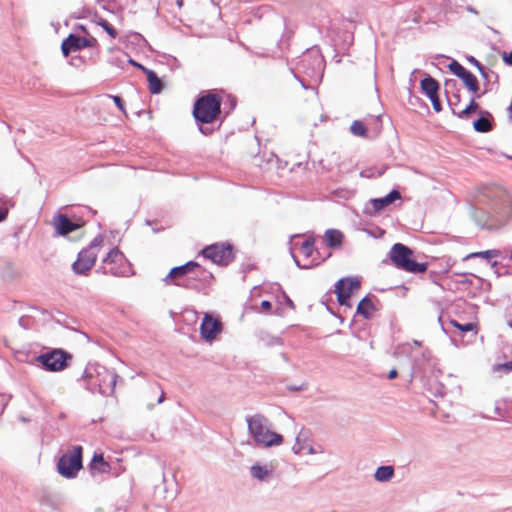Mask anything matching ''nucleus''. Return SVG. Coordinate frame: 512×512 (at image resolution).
Returning <instances> with one entry per match:
<instances>
[{"label": "nucleus", "mask_w": 512, "mask_h": 512, "mask_svg": "<svg viewBox=\"0 0 512 512\" xmlns=\"http://www.w3.org/2000/svg\"><path fill=\"white\" fill-rule=\"evenodd\" d=\"M487 209H474L473 219L481 228L499 229L512 217V199L503 189L492 188L483 193Z\"/></svg>", "instance_id": "1"}, {"label": "nucleus", "mask_w": 512, "mask_h": 512, "mask_svg": "<svg viewBox=\"0 0 512 512\" xmlns=\"http://www.w3.org/2000/svg\"><path fill=\"white\" fill-rule=\"evenodd\" d=\"M223 94L225 91L222 89L208 90L206 93L200 94L193 104V118L199 131L205 136L214 132V129L207 125L214 123L222 115Z\"/></svg>", "instance_id": "2"}, {"label": "nucleus", "mask_w": 512, "mask_h": 512, "mask_svg": "<svg viewBox=\"0 0 512 512\" xmlns=\"http://www.w3.org/2000/svg\"><path fill=\"white\" fill-rule=\"evenodd\" d=\"M82 377L85 379L89 391L109 396L115 390L118 375L102 365L88 364Z\"/></svg>", "instance_id": "3"}, {"label": "nucleus", "mask_w": 512, "mask_h": 512, "mask_svg": "<svg viewBox=\"0 0 512 512\" xmlns=\"http://www.w3.org/2000/svg\"><path fill=\"white\" fill-rule=\"evenodd\" d=\"M248 433L258 446L272 447L283 442V436L269 429V421L262 414L247 416Z\"/></svg>", "instance_id": "4"}, {"label": "nucleus", "mask_w": 512, "mask_h": 512, "mask_svg": "<svg viewBox=\"0 0 512 512\" xmlns=\"http://www.w3.org/2000/svg\"><path fill=\"white\" fill-rule=\"evenodd\" d=\"M413 254L414 252L410 247L402 243H395L391 247L388 256L397 269L413 274L426 272L428 264L417 262L413 258Z\"/></svg>", "instance_id": "5"}, {"label": "nucleus", "mask_w": 512, "mask_h": 512, "mask_svg": "<svg viewBox=\"0 0 512 512\" xmlns=\"http://www.w3.org/2000/svg\"><path fill=\"white\" fill-rule=\"evenodd\" d=\"M325 68V60L318 47L307 49L299 58L296 69L310 78L322 76Z\"/></svg>", "instance_id": "6"}, {"label": "nucleus", "mask_w": 512, "mask_h": 512, "mask_svg": "<svg viewBox=\"0 0 512 512\" xmlns=\"http://www.w3.org/2000/svg\"><path fill=\"white\" fill-rule=\"evenodd\" d=\"M83 468V447L75 445L65 452L57 462V472L66 479H74Z\"/></svg>", "instance_id": "7"}, {"label": "nucleus", "mask_w": 512, "mask_h": 512, "mask_svg": "<svg viewBox=\"0 0 512 512\" xmlns=\"http://www.w3.org/2000/svg\"><path fill=\"white\" fill-rule=\"evenodd\" d=\"M72 358V354L66 350L54 348L47 352L40 353L35 357V361L45 371L60 372L70 365Z\"/></svg>", "instance_id": "8"}, {"label": "nucleus", "mask_w": 512, "mask_h": 512, "mask_svg": "<svg viewBox=\"0 0 512 512\" xmlns=\"http://www.w3.org/2000/svg\"><path fill=\"white\" fill-rule=\"evenodd\" d=\"M105 264L104 273L117 277H129L134 275L131 263L127 260L123 252L117 247L111 249L103 259Z\"/></svg>", "instance_id": "9"}, {"label": "nucleus", "mask_w": 512, "mask_h": 512, "mask_svg": "<svg viewBox=\"0 0 512 512\" xmlns=\"http://www.w3.org/2000/svg\"><path fill=\"white\" fill-rule=\"evenodd\" d=\"M200 254L219 266H228L235 259L234 246L228 242L208 245Z\"/></svg>", "instance_id": "10"}, {"label": "nucleus", "mask_w": 512, "mask_h": 512, "mask_svg": "<svg viewBox=\"0 0 512 512\" xmlns=\"http://www.w3.org/2000/svg\"><path fill=\"white\" fill-rule=\"evenodd\" d=\"M102 238L100 235L95 237L88 247L83 248L77 256V259L72 264V270L77 275H87L91 268L94 266L97 254L93 248L100 245Z\"/></svg>", "instance_id": "11"}, {"label": "nucleus", "mask_w": 512, "mask_h": 512, "mask_svg": "<svg viewBox=\"0 0 512 512\" xmlns=\"http://www.w3.org/2000/svg\"><path fill=\"white\" fill-rule=\"evenodd\" d=\"M223 330V324L219 317L205 313L200 324V335L206 342L213 341Z\"/></svg>", "instance_id": "12"}, {"label": "nucleus", "mask_w": 512, "mask_h": 512, "mask_svg": "<svg viewBox=\"0 0 512 512\" xmlns=\"http://www.w3.org/2000/svg\"><path fill=\"white\" fill-rule=\"evenodd\" d=\"M53 224L58 236H66L83 227L85 222L80 219L73 221L66 214L57 213L53 217Z\"/></svg>", "instance_id": "13"}, {"label": "nucleus", "mask_w": 512, "mask_h": 512, "mask_svg": "<svg viewBox=\"0 0 512 512\" xmlns=\"http://www.w3.org/2000/svg\"><path fill=\"white\" fill-rule=\"evenodd\" d=\"M86 37L70 33L61 43V52L68 57L72 52L81 51L85 48Z\"/></svg>", "instance_id": "14"}, {"label": "nucleus", "mask_w": 512, "mask_h": 512, "mask_svg": "<svg viewBox=\"0 0 512 512\" xmlns=\"http://www.w3.org/2000/svg\"><path fill=\"white\" fill-rule=\"evenodd\" d=\"M90 474L94 477L97 474H110L111 464L105 460L103 453L95 452L88 464Z\"/></svg>", "instance_id": "15"}, {"label": "nucleus", "mask_w": 512, "mask_h": 512, "mask_svg": "<svg viewBox=\"0 0 512 512\" xmlns=\"http://www.w3.org/2000/svg\"><path fill=\"white\" fill-rule=\"evenodd\" d=\"M444 86L448 105L450 106L452 113L457 116L459 111L456 110V107L461 101L460 90L457 88V82L454 79H449L445 81Z\"/></svg>", "instance_id": "16"}, {"label": "nucleus", "mask_w": 512, "mask_h": 512, "mask_svg": "<svg viewBox=\"0 0 512 512\" xmlns=\"http://www.w3.org/2000/svg\"><path fill=\"white\" fill-rule=\"evenodd\" d=\"M196 268H200V265L199 263L193 260H190L183 265L173 267L164 278V282L166 284H169L170 280H177L183 278L190 272H193Z\"/></svg>", "instance_id": "17"}, {"label": "nucleus", "mask_w": 512, "mask_h": 512, "mask_svg": "<svg viewBox=\"0 0 512 512\" xmlns=\"http://www.w3.org/2000/svg\"><path fill=\"white\" fill-rule=\"evenodd\" d=\"M401 193L398 189H392L387 195L380 198H373L370 200V203L373 207V212L377 213L390 204L394 203L396 200L401 199Z\"/></svg>", "instance_id": "18"}, {"label": "nucleus", "mask_w": 512, "mask_h": 512, "mask_svg": "<svg viewBox=\"0 0 512 512\" xmlns=\"http://www.w3.org/2000/svg\"><path fill=\"white\" fill-rule=\"evenodd\" d=\"M361 282L357 277H343L335 283V293H346L348 297L354 290L359 289Z\"/></svg>", "instance_id": "19"}, {"label": "nucleus", "mask_w": 512, "mask_h": 512, "mask_svg": "<svg viewBox=\"0 0 512 512\" xmlns=\"http://www.w3.org/2000/svg\"><path fill=\"white\" fill-rule=\"evenodd\" d=\"M480 117L473 122V128L478 133H488L493 129V117L490 112L481 110Z\"/></svg>", "instance_id": "20"}, {"label": "nucleus", "mask_w": 512, "mask_h": 512, "mask_svg": "<svg viewBox=\"0 0 512 512\" xmlns=\"http://www.w3.org/2000/svg\"><path fill=\"white\" fill-rule=\"evenodd\" d=\"M431 357V352L428 349L423 350L420 355L412 356V365H411V379L424 371V365L429 361Z\"/></svg>", "instance_id": "21"}, {"label": "nucleus", "mask_w": 512, "mask_h": 512, "mask_svg": "<svg viewBox=\"0 0 512 512\" xmlns=\"http://www.w3.org/2000/svg\"><path fill=\"white\" fill-rule=\"evenodd\" d=\"M420 86L422 92L426 95L427 98L436 93H439L440 84L430 75H426L423 79H421Z\"/></svg>", "instance_id": "22"}, {"label": "nucleus", "mask_w": 512, "mask_h": 512, "mask_svg": "<svg viewBox=\"0 0 512 512\" xmlns=\"http://www.w3.org/2000/svg\"><path fill=\"white\" fill-rule=\"evenodd\" d=\"M148 81V90L151 94H160L164 89L163 81L158 77L155 71L149 69L145 73Z\"/></svg>", "instance_id": "23"}, {"label": "nucleus", "mask_w": 512, "mask_h": 512, "mask_svg": "<svg viewBox=\"0 0 512 512\" xmlns=\"http://www.w3.org/2000/svg\"><path fill=\"white\" fill-rule=\"evenodd\" d=\"M479 257L485 258L488 261H490L493 258L505 259L507 257V254L504 250H501V249H490V250H486V251L470 253L467 256H465L463 258V260L465 261V260H468L471 258H479Z\"/></svg>", "instance_id": "24"}, {"label": "nucleus", "mask_w": 512, "mask_h": 512, "mask_svg": "<svg viewBox=\"0 0 512 512\" xmlns=\"http://www.w3.org/2000/svg\"><path fill=\"white\" fill-rule=\"evenodd\" d=\"M376 310L375 305L371 301L369 295L363 297L357 306V314L361 315L364 319H371L372 312Z\"/></svg>", "instance_id": "25"}, {"label": "nucleus", "mask_w": 512, "mask_h": 512, "mask_svg": "<svg viewBox=\"0 0 512 512\" xmlns=\"http://www.w3.org/2000/svg\"><path fill=\"white\" fill-rule=\"evenodd\" d=\"M495 413L504 420L512 419V400L502 399L497 401L495 404Z\"/></svg>", "instance_id": "26"}, {"label": "nucleus", "mask_w": 512, "mask_h": 512, "mask_svg": "<svg viewBox=\"0 0 512 512\" xmlns=\"http://www.w3.org/2000/svg\"><path fill=\"white\" fill-rule=\"evenodd\" d=\"M344 235L336 229H328L325 232V242L330 248H338L342 245Z\"/></svg>", "instance_id": "27"}, {"label": "nucleus", "mask_w": 512, "mask_h": 512, "mask_svg": "<svg viewBox=\"0 0 512 512\" xmlns=\"http://www.w3.org/2000/svg\"><path fill=\"white\" fill-rule=\"evenodd\" d=\"M394 474H395V469L393 466L382 465L376 469V471L374 473V479L377 482L384 483V482L390 481L394 477Z\"/></svg>", "instance_id": "28"}, {"label": "nucleus", "mask_w": 512, "mask_h": 512, "mask_svg": "<svg viewBox=\"0 0 512 512\" xmlns=\"http://www.w3.org/2000/svg\"><path fill=\"white\" fill-rule=\"evenodd\" d=\"M174 285L183 287L185 289L194 290L197 292H204L207 289L206 286L196 276L187 277L183 282L175 281Z\"/></svg>", "instance_id": "29"}, {"label": "nucleus", "mask_w": 512, "mask_h": 512, "mask_svg": "<svg viewBox=\"0 0 512 512\" xmlns=\"http://www.w3.org/2000/svg\"><path fill=\"white\" fill-rule=\"evenodd\" d=\"M483 94H473L469 104L457 113V117L460 119H468L473 113L479 109V104L476 102V98H480Z\"/></svg>", "instance_id": "30"}, {"label": "nucleus", "mask_w": 512, "mask_h": 512, "mask_svg": "<svg viewBox=\"0 0 512 512\" xmlns=\"http://www.w3.org/2000/svg\"><path fill=\"white\" fill-rule=\"evenodd\" d=\"M460 80L463 82L465 87L473 94H477L479 91V82L476 76L468 70Z\"/></svg>", "instance_id": "31"}, {"label": "nucleus", "mask_w": 512, "mask_h": 512, "mask_svg": "<svg viewBox=\"0 0 512 512\" xmlns=\"http://www.w3.org/2000/svg\"><path fill=\"white\" fill-rule=\"evenodd\" d=\"M93 22L99 25L111 38L115 39L118 36L117 30L107 20L100 17L97 13L94 15Z\"/></svg>", "instance_id": "32"}, {"label": "nucleus", "mask_w": 512, "mask_h": 512, "mask_svg": "<svg viewBox=\"0 0 512 512\" xmlns=\"http://www.w3.org/2000/svg\"><path fill=\"white\" fill-rule=\"evenodd\" d=\"M223 103L224 108L222 109V113L224 114L223 119L226 118L235 108L237 105V99L235 96L231 94H223Z\"/></svg>", "instance_id": "33"}, {"label": "nucleus", "mask_w": 512, "mask_h": 512, "mask_svg": "<svg viewBox=\"0 0 512 512\" xmlns=\"http://www.w3.org/2000/svg\"><path fill=\"white\" fill-rule=\"evenodd\" d=\"M250 473L253 478L262 481L268 476L269 470L267 469L266 466H262L260 464H254L250 468Z\"/></svg>", "instance_id": "34"}, {"label": "nucleus", "mask_w": 512, "mask_h": 512, "mask_svg": "<svg viewBox=\"0 0 512 512\" xmlns=\"http://www.w3.org/2000/svg\"><path fill=\"white\" fill-rule=\"evenodd\" d=\"M304 432L301 431L296 437V443L293 445L292 450L295 454H302L309 446V442L303 438Z\"/></svg>", "instance_id": "35"}, {"label": "nucleus", "mask_w": 512, "mask_h": 512, "mask_svg": "<svg viewBox=\"0 0 512 512\" xmlns=\"http://www.w3.org/2000/svg\"><path fill=\"white\" fill-rule=\"evenodd\" d=\"M350 131L353 135L358 137H366L367 136V128L364 123L360 120H355L350 126Z\"/></svg>", "instance_id": "36"}, {"label": "nucleus", "mask_w": 512, "mask_h": 512, "mask_svg": "<svg viewBox=\"0 0 512 512\" xmlns=\"http://www.w3.org/2000/svg\"><path fill=\"white\" fill-rule=\"evenodd\" d=\"M197 269L198 272L196 277H198L199 280L206 286V288H208L212 284V281L214 279L213 274L210 271L201 267Z\"/></svg>", "instance_id": "37"}, {"label": "nucleus", "mask_w": 512, "mask_h": 512, "mask_svg": "<svg viewBox=\"0 0 512 512\" xmlns=\"http://www.w3.org/2000/svg\"><path fill=\"white\" fill-rule=\"evenodd\" d=\"M448 68H449L450 72L453 75H455L456 77H458L459 79L466 72H468V70L462 64H460L457 60H454V59L449 63Z\"/></svg>", "instance_id": "38"}, {"label": "nucleus", "mask_w": 512, "mask_h": 512, "mask_svg": "<svg viewBox=\"0 0 512 512\" xmlns=\"http://www.w3.org/2000/svg\"><path fill=\"white\" fill-rule=\"evenodd\" d=\"M483 80H484L485 89L482 92V94H486L487 92H489L491 90V88H489L490 84H498V82H499V75H498V73H496V72L492 71L491 69H489L488 73H487V77L483 78Z\"/></svg>", "instance_id": "39"}, {"label": "nucleus", "mask_w": 512, "mask_h": 512, "mask_svg": "<svg viewBox=\"0 0 512 512\" xmlns=\"http://www.w3.org/2000/svg\"><path fill=\"white\" fill-rule=\"evenodd\" d=\"M300 250L306 258L311 257L313 254V251H314V239L313 238L305 239L301 244Z\"/></svg>", "instance_id": "40"}, {"label": "nucleus", "mask_w": 512, "mask_h": 512, "mask_svg": "<svg viewBox=\"0 0 512 512\" xmlns=\"http://www.w3.org/2000/svg\"><path fill=\"white\" fill-rule=\"evenodd\" d=\"M450 324L452 326H454L455 328H457L463 334L466 332L473 331L476 328V325L474 323L468 322V323L461 324L454 319L450 320Z\"/></svg>", "instance_id": "41"}, {"label": "nucleus", "mask_w": 512, "mask_h": 512, "mask_svg": "<svg viewBox=\"0 0 512 512\" xmlns=\"http://www.w3.org/2000/svg\"><path fill=\"white\" fill-rule=\"evenodd\" d=\"M125 56H128L126 53L122 52L121 55H112L109 59H108V63L110 65H113L115 67H118V68H121V69H124V66H125V60H124V57Z\"/></svg>", "instance_id": "42"}, {"label": "nucleus", "mask_w": 512, "mask_h": 512, "mask_svg": "<svg viewBox=\"0 0 512 512\" xmlns=\"http://www.w3.org/2000/svg\"><path fill=\"white\" fill-rule=\"evenodd\" d=\"M428 99L431 101L433 109L435 110V112H441L442 111V104H441V101H440L438 93L428 97Z\"/></svg>", "instance_id": "43"}, {"label": "nucleus", "mask_w": 512, "mask_h": 512, "mask_svg": "<svg viewBox=\"0 0 512 512\" xmlns=\"http://www.w3.org/2000/svg\"><path fill=\"white\" fill-rule=\"evenodd\" d=\"M335 294H336L337 301H338L339 305L351 307L350 297H348L346 293L345 294L344 293H335Z\"/></svg>", "instance_id": "44"}, {"label": "nucleus", "mask_w": 512, "mask_h": 512, "mask_svg": "<svg viewBox=\"0 0 512 512\" xmlns=\"http://www.w3.org/2000/svg\"><path fill=\"white\" fill-rule=\"evenodd\" d=\"M494 370H502L505 373H509L512 371V360L504 362L502 364H497L494 366Z\"/></svg>", "instance_id": "45"}, {"label": "nucleus", "mask_w": 512, "mask_h": 512, "mask_svg": "<svg viewBox=\"0 0 512 512\" xmlns=\"http://www.w3.org/2000/svg\"><path fill=\"white\" fill-rule=\"evenodd\" d=\"M113 100V102L115 103V105L117 106V108L124 114H126V110H125V107H124V101L123 99L118 96V95H112L110 96Z\"/></svg>", "instance_id": "46"}, {"label": "nucleus", "mask_w": 512, "mask_h": 512, "mask_svg": "<svg viewBox=\"0 0 512 512\" xmlns=\"http://www.w3.org/2000/svg\"><path fill=\"white\" fill-rule=\"evenodd\" d=\"M9 401H10V396H8L6 394H0V415L4 412Z\"/></svg>", "instance_id": "47"}, {"label": "nucleus", "mask_w": 512, "mask_h": 512, "mask_svg": "<svg viewBox=\"0 0 512 512\" xmlns=\"http://www.w3.org/2000/svg\"><path fill=\"white\" fill-rule=\"evenodd\" d=\"M86 37V44L85 48L91 47V48H99L98 40L94 36Z\"/></svg>", "instance_id": "48"}, {"label": "nucleus", "mask_w": 512, "mask_h": 512, "mask_svg": "<svg viewBox=\"0 0 512 512\" xmlns=\"http://www.w3.org/2000/svg\"><path fill=\"white\" fill-rule=\"evenodd\" d=\"M127 63H129L130 65H132L133 67H136L138 68L139 70H141L144 74L146 73V71L149 70V68L145 67L144 65H142L141 63H138L136 62L134 59H132L131 57H129L127 59Z\"/></svg>", "instance_id": "49"}, {"label": "nucleus", "mask_w": 512, "mask_h": 512, "mask_svg": "<svg viewBox=\"0 0 512 512\" xmlns=\"http://www.w3.org/2000/svg\"><path fill=\"white\" fill-rule=\"evenodd\" d=\"M400 349L404 353H407V352L412 353L413 352L412 345L410 343H405V344H402V345H398L397 348H396V352H398Z\"/></svg>", "instance_id": "50"}, {"label": "nucleus", "mask_w": 512, "mask_h": 512, "mask_svg": "<svg viewBox=\"0 0 512 512\" xmlns=\"http://www.w3.org/2000/svg\"><path fill=\"white\" fill-rule=\"evenodd\" d=\"M290 254H291V256H292V258H293V260H294L295 264H296V265H297V267H299L300 269H309V268H311V267H312V265H310V264H304V265H302V264L300 263V261L298 260V258L293 254L292 249L290 250Z\"/></svg>", "instance_id": "51"}, {"label": "nucleus", "mask_w": 512, "mask_h": 512, "mask_svg": "<svg viewBox=\"0 0 512 512\" xmlns=\"http://www.w3.org/2000/svg\"><path fill=\"white\" fill-rule=\"evenodd\" d=\"M502 59L507 66H512V50L509 53L503 52Z\"/></svg>", "instance_id": "52"}, {"label": "nucleus", "mask_w": 512, "mask_h": 512, "mask_svg": "<svg viewBox=\"0 0 512 512\" xmlns=\"http://www.w3.org/2000/svg\"><path fill=\"white\" fill-rule=\"evenodd\" d=\"M58 317L52 316V318L55 320L56 323L64 325V319L66 316L59 310L56 311Z\"/></svg>", "instance_id": "53"}, {"label": "nucleus", "mask_w": 512, "mask_h": 512, "mask_svg": "<svg viewBox=\"0 0 512 512\" xmlns=\"http://www.w3.org/2000/svg\"><path fill=\"white\" fill-rule=\"evenodd\" d=\"M466 59L470 64H472L476 68H478L481 65V62L478 61L474 56H467Z\"/></svg>", "instance_id": "54"}, {"label": "nucleus", "mask_w": 512, "mask_h": 512, "mask_svg": "<svg viewBox=\"0 0 512 512\" xmlns=\"http://www.w3.org/2000/svg\"><path fill=\"white\" fill-rule=\"evenodd\" d=\"M283 297H284V300H285V304L288 307H290L291 309H295L294 302L290 299V297L286 293H283Z\"/></svg>", "instance_id": "55"}, {"label": "nucleus", "mask_w": 512, "mask_h": 512, "mask_svg": "<svg viewBox=\"0 0 512 512\" xmlns=\"http://www.w3.org/2000/svg\"><path fill=\"white\" fill-rule=\"evenodd\" d=\"M260 307L265 311H269L272 308V303L268 300H263Z\"/></svg>", "instance_id": "56"}, {"label": "nucleus", "mask_w": 512, "mask_h": 512, "mask_svg": "<svg viewBox=\"0 0 512 512\" xmlns=\"http://www.w3.org/2000/svg\"><path fill=\"white\" fill-rule=\"evenodd\" d=\"M477 70L479 71L480 75L482 78H486L487 77V73H488V68H486L484 65H480Z\"/></svg>", "instance_id": "57"}, {"label": "nucleus", "mask_w": 512, "mask_h": 512, "mask_svg": "<svg viewBox=\"0 0 512 512\" xmlns=\"http://www.w3.org/2000/svg\"><path fill=\"white\" fill-rule=\"evenodd\" d=\"M477 70L479 71L480 75L482 78H486L487 77V73H488V68H486L484 65H480Z\"/></svg>", "instance_id": "58"}, {"label": "nucleus", "mask_w": 512, "mask_h": 512, "mask_svg": "<svg viewBox=\"0 0 512 512\" xmlns=\"http://www.w3.org/2000/svg\"><path fill=\"white\" fill-rule=\"evenodd\" d=\"M75 29L81 31L82 33H84L86 35H89V31H88L87 27L83 24H76Z\"/></svg>", "instance_id": "59"}, {"label": "nucleus", "mask_w": 512, "mask_h": 512, "mask_svg": "<svg viewBox=\"0 0 512 512\" xmlns=\"http://www.w3.org/2000/svg\"><path fill=\"white\" fill-rule=\"evenodd\" d=\"M8 210L0 206V222L4 221L7 218Z\"/></svg>", "instance_id": "60"}, {"label": "nucleus", "mask_w": 512, "mask_h": 512, "mask_svg": "<svg viewBox=\"0 0 512 512\" xmlns=\"http://www.w3.org/2000/svg\"><path fill=\"white\" fill-rule=\"evenodd\" d=\"M397 375H398V371L395 368H393L388 373V379H390V380L395 379L397 377Z\"/></svg>", "instance_id": "61"}, {"label": "nucleus", "mask_w": 512, "mask_h": 512, "mask_svg": "<svg viewBox=\"0 0 512 512\" xmlns=\"http://www.w3.org/2000/svg\"><path fill=\"white\" fill-rule=\"evenodd\" d=\"M283 341L280 337H272L271 345H282Z\"/></svg>", "instance_id": "62"}, {"label": "nucleus", "mask_w": 512, "mask_h": 512, "mask_svg": "<svg viewBox=\"0 0 512 512\" xmlns=\"http://www.w3.org/2000/svg\"><path fill=\"white\" fill-rule=\"evenodd\" d=\"M294 77L301 83L302 87L304 89H308V85L305 83V81L303 79H301L297 73H294Z\"/></svg>", "instance_id": "63"}, {"label": "nucleus", "mask_w": 512, "mask_h": 512, "mask_svg": "<svg viewBox=\"0 0 512 512\" xmlns=\"http://www.w3.org/2000/svg\"><path fill=\"white\" fill-rule=\"evenodd\" d=\"M158 387H159V388H160V390H161V394H160V396H159V398H158V400H157V403H158V404H161V403H162V402H164V400H165V393H164V391H163V389L161 388V386H160V385H158Z\"/></svg>", "instance_id": "64"}]
</instances>
